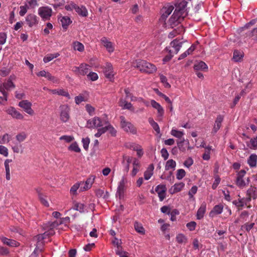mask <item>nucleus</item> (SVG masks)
<instances>
[{"instance_id":"59","label":"nucleus","mask_w":257,"mask_h":257,"mask_svg":"<svg viewBox=\"0 0 257 257\" xmlns=\"http://www.w3.org/2000/svg\"><path fill=\"white\" fill-rule=\"evenodd\" d=\"M233 203L237 207H243L245 205V199L243 198L235 200Z\"/></svg>"},{"instance_id":"12","label":"nucleus","mask_w":257,"mask_h":257,"mask_svg":"<svg viewBox=\"0 0 257 257\" xmlns=\"http://www.w3.org/2000/svg\"><path fill=\"white\" fill-rule=\"evenodd\" d=\"M18 106L30 115L33 116L35 114V111L32 108V104L28 100H23L20 101L18 103Z\"/></svg>"},{"instance_id":"24","label":"nucleus","mask_w":257,"mask_h":257,"mask_svg":"<svg viewBox=\"0 0 257 257\" xmlns=\"http://www.w3.org/2000/svg\"><path fill=\"white\" fill-rule=\"evenodd\" d=\"M206 210V204L205 202H203L201 204L196 213V218L198 220H200L203 218Z\"/></svg>"},{"instance_id":"46","label":"nucleus","mask_w":257,"mask_h":257,"mask_svg":"<svg viewBox=\"0 0 257 257\" xmlns=\"http://www.w3.org/2000/svg\"><path fill=\"white\" fill-rule=\"evenodd\" d=\"M59 56V54L58 53L54 54H49L46 56H45L43 58V61L45 63H48L54 58L58 57Z\"/></svg>"},{"instance_id":"57","label":"nucleus","mask_w":257,"mask_h":257,"mask_svg":"<svg viewBox=\"0 0 257 257\" xmlns=\"http://www.w3.org/2000/svg\"><path fill=\"white\" fill-rule=\"evenodd\" d=\"M76 6H77V5H76L73 2H71L68 5H66L65 6V8L67 11H71L73 10H75Z\"/></svg>"},{"instance_id":"4","label":"nucleus","mask_w":257,"mask_h":257,"mask_svg":"<svg viewBox=\"0 0 257 257\" xmlns=\"http://www.w3.org/2000/svg\"><path fill=\"white\" fill-rule=\"evenodd\" d=\"M120 124L121 128L125 132L133 135L137 134V128L131 122L126 120L123 116H120Z\"/></svg>"},{"instance_id":"6","label":"nucleus","mask_w":257,"mask_h":257,"mask_svg":"<svg viewBox=\"0 0 257 257\" xmlns=\"http://www.w3.org/2000/svg\"><path fill=\"white\" fill-rule=\"evenodd\" d=\"M59 115L60 120L66 123L70 118V108L67 104H62L59 106Z\"/></svg>"},{"instance_id":"41","label":"nucleus","mask_w":257,"mask_h":257,"mask_svg":"<svg viewBox=\"0 0 257 257\" xmlns=\"http://www.w3.org/2000/svg\"><path fill=\"white\" fill-rule=\"evenodd\" d=\"M90 67V66L89 65L86 64L82 63L81 64H80L81 69L80 70L79 75L83 76L86 75L87 73L89 72Z\"/></svg>"},{"instance_id":"2","label":"nucleus","mask_w":257,"mask_h":257,"mask_svg":"<svg viewBox=\"0 0 257 257\" xmlns=\"http://www.w3.org/2000/svg\"><path fill=\"white\" fill-rule=\"evenodd\" d=\"M106 118L105 114L102 120L97 117V137L106 131H108L112 136L114 137L116 135V130L108 123Z\"/></svg>"},{"instance_id":"56","label":"nucleus","mask_w":257,"mask_h":257,"mask_svg":"<svg viewBox=\"0 0 257 257\" xmlns=\"http://www.w3.org/2000/svg\"><path fill=\"white\" fill-rule=\"evenodd\" d=\"M249 148L252 150L257 149V136L250 140Z\"/></svg>"},{"instance_id":"43","label":"nucleus","mask_w":257,"mask_h":257,"mask_svg":"<svg viewBox=\"0 0 257 257\" xmlns=\"http://www.w3.org/2000/svg\"><path fill=\"white\" fill-rule=\"evenodd\" d=\"M73 48L75 50L79 52H83L84 50V45L78 41H75L73 43Z\"/></svg>"},{"instance_id":"60","label":"nucleus","mask_w":257,"mask_h":257,"mask_svg":"<svg viewBox=\"0 0 257 257\" xmlns=\"http://www.w3.org/2000/svg\"><path fill=\"white\" fill-rule=\"evenodd\" d=\"M96 124V118H93L92 119H89L87 122L86 126L88 128H94Z\"/></svg>"},{"instance_id":"20","label":"nucleus","mask_w":257,"mask_h":257,"mask_svg":"<svg viewBox=\"0 0 257 257\" xmlns=\"http://www.w3.org/2000/svg\"><path fill=\"white\" fill-rule=\"evenodd\" d=\"M155 190L158 195L159 200L162 201L166 197V188L165 185H158Z\"/></svg>"},{"instance_id":"36","label":"nucleus","mask_w":257,"mask_h":257,"mask_svg":"<svg viewBox=\"0 0 257 257\" xmlns=\"http://www.w3.org/2000/svg\"><path fill=\"white\" fill-rule=\"evenodd\" d=\"M134 228L135 230L140 234L144 235L145 234V229L142 223L136 221L134 223Z\"/></svg>"},{"instance_id":"40","label":"nucleus","mask_w":257,"mask_h":257,"mask_svg":"<svg viewBox=\"0 0 257 257\" xmlns=\"http://www.w3.org/2000/svg\"><path fill=\"white\" fill-rule=\"evenodd\" d=\"M148 121L151 126L153 128V129L156 131L157 134L160 133V128L158 125V124L154 121L153 118L150 117L148 119Z\"/></svg>"},{"instance_id":"18","label":"nucleus","mask_w":257,"mask_h":257,"mask_svg":"<svg viewBox=\"0 0 257 257\" xmlns=\"http://www.w3.org/2000/svg\"><path fill=\"white\" fill-rule=\"evenodd\" d=\"M223 207L224 206L222 204L215 205L209 212V217L213 218L216 215L221 214L223 211Z\"/></svg>"},{"instance_id":"15","label":"nucleus","mask_w":257,"mask_h":257,"mask_svg":"<svg viewBox=\"0 0 257 257\" xmlns=\"http://www.w3.org/2000/svg\"><path fill=\"white\" fill-rule=\"evenodd\" d=\"M103 73L105 76L110 81H112L114 79V72L113 70L112 65L109 63H106L104 66Z\"/></svg>"},{"instance_id":"33","label":"nucleus","mask_w":257,"mask_h":257,"mask_svg":"<svg viewBox=\"0 0 257 257\" xmlns=\"http://www.w3.org/2000/svg\"><path fill=\"white\" fill-rule=\"evenodd\" d=\"M170 134L178 139H181L184 135L183 131H179L175 127H173L170 132Z\"/></svg>"},{"instance_id":"64","label":"nucleus","mask_w":257,"mask_h":257,"mask_svg":"<svg viewBox=\"0 0 257 257\" xmlns=\"http://www.w3.org/2000/svg\"><path fill=\"white\" fill-rule=\"evenodd\" d=\"M115 252L119 257H129L128 256V253L122 251L121 248H118V249H116Z\"/></svg>"},{"instance_id":"27","label":"nucleus","mask_w":257,"mask_h":257,"mask_svg":"<svg viewBox=\"0 0 257 257\" xmlns=\"http://www.w3.org/2000/svg\"><path fill=\"white\" fill-rule=\"evenodd\" d=\"M12 162L13 160L12 159H6L4 162L6 170V178L7 180L11 179L10 166L9 164Z\"/></svg>"},{"instance_id":"17","label":"nucleus","mask_w":257,"mask_h":257,"mask_svg":"<svg viewBox=\"0 0 257 257\" xmlns=\"http://www.w3.org/2000/svg\"><path fill=\"white\" fill-rule=\"evenodd\" d=\"M174 9L172 5H167L164 6L161 10V19L165 21L167 17L171 14Z\"/></svg>"},{"instance_id":"14","label":"nucleus","mask_w":257,"mask_h":257,"mask_svg":"<svg viewBox=\"0 0 257 257\" xmlns=\"http://www.w3.org/2000/svg\"><path fill=\"white\" fill-rule=\"evenodd\" d=\"M95 178V176H91L88 178L85 182H79V183L80 184V189H79V191L83 192L90 189L94 181Z\"/></svg>"},{"instance_id":"28","label":"nucleus","mask_w":257,"mask_h":257,"mask_svg":"<svg viewBox=\"0 0 257 257\" xmlns=\"http://www.w3.org/2000/svg\"><path fill=\"white\" fill-rule=\"evenodd\" d=\"M247 195L248 196L247 200L250 201L251 198L255 199L257 198V188L256 187H250L247 191Z\"/></svg>"},{"instance_id":"19","label":"nucleus","mask_w":257,"mask_h":257,"mask_svg":"<svg viewBox=\"0 0 257 257\" xmlns=\"http://www.w3.org/2000/svg\"><path fill=\"white\" fill-rule=\"evenodd\" d=\"M36 75L38 77H44L47 78L48 80L52 81L54 83H57L58 80L54 76H52L49 72H47L45 70H42L36 73Z\"/></svg>"},{"instance_id":"22","label":"nucleus","mask_w":257,"mask_h":257,"mask_svg":"<svg viewBox=\"0 0 257 257\" xmlns=\"http://www.w3.org/2000/svg\"><path fill=\"white\" fill-rule=\"evenodd\" d=\"M224 117L222 115H217L212 128V133L216 134L220 129L221 123L223 120Z\"/></svg>"},{"instance_id":"62","label":"nucleus","mask_w":257,"mask_h":257,"mask_svg":"<svg viewBox=\"0 0 257 257\" xmlns=\"http://www.w3.org/2000/svg\"><path fill=\"white\" fill-rule=\"evenodd\" d=\"M85 108L89 115H92L94 114L95 108L92 106L90 104H87L85 106Z\"/></svg>"},{"instance_id":"49","label":"nucleus","mask_w":257,"mask_h":257,"mask_svg":"<svg viewBox=\"0 0 257 257\" xmlns=\"http://www.w3.org/2000/svg\"><path fill=\"white\" fill-rule=\"evenodd\" d=\"M176 241L179 243H186L187 241V237L182 233H179L176 235Z\"/></svg>"},{"instance_id":"48","label":"nucleus","mask_w":257,"mask_h":257,"mask_svg":"<svg viewBox=\"0 0 257 257\" xmlns=\"http://www.w3.org/2000/svg\"><path fill=\"white\" fill-rule=\"evenodd\" d=\"M0 92L3 95V96H0V104L5 105L8 101V93L3 91V89L2 87L0 88Z\"/></svg>"},{"instance_id":"53","label":"nucleus","mask_w":257,"mask_h":257,"mask_svg":"<svg viewBox=\"0 0 257 257\" xmlns=\"http://www.w3.org/2000/svg\"><path fill=\"white\" fill-rule=\"evenodd\" d=\"M74 138L72 136L64 135L59 138L61 141H64L66 143H69L72 142Z\"/></svg>"},{"instance_id":"37","label":"nucleus","mask_w":257,"mask_h":257,"mask_svg":"<svg viewBox=\"0 0 257 257\" xmlns=\"http://www.w3.org/2000/svg\"><path fill=\"white\" fill-rule=\"evenodd\" d=\"M62 27L64 29H67L69 24L71 23V21L69 17L65 16L61 18L60 20Z\"/></svg>"},{"instance_id":"63","label":"nucleus","mask_w":257,"mask_h":257,"mask_svg":"<svg viewBox=\"0 0 257 257\" xmlns=\"http://www.w3.org/2000/svg\"><path fill=\"white\" fill-rule=\"evenodd\" d=\"M193 160L189 157L184 161L183 164L185 167L189 168L193 165Z\"/></svg>"},{"instance_id":"13","label":"nucleus","mask_w":257,"mask_h":257,"mask_svg":"<svg viewBox=\"0 0 257 257\" xmlns=\"http://www.w3.org/2000/svg\"><path fill=\"white\" fill-rule=\"evenodd\" d=\"M25 22L30 28H32L37 26L39 19L36 15L33 14H30L26 16Z\"/></svg>"},{"instance_id":"23","label":"nucleus","mask_w":257,"mask_h":257,"mask_svg":"<svg viewBox=\"0 0 257 257\" xmlns=\"http://www.w3.org/2000/svg\"><path fill=\"white\" fill-rule=\"evenodd\" d=\"M133 165V170L131 172V175L133 177L135 176L138 173L141 167V163L140 161L137 159V158H134L133 159V162L132 163Z\"/></svg>"},{"instance_id":"47","label":"nucleus","mask_w":257,"mask_h":257,"mask_svg":"<svg viewBox=\"0 0 257 257\" xmlns=\"http://www.w3.org/2000/svg\"><path fill=\"white\" fill-rule=\"evenodd\" d=\"M160 79L161 82L163 84L165 88H169L171 87V85L168 82L167 77L162 74H159Z\"/></svg>"},{"instance_id":"54","label":"nucleus","mask_w":257,"mask_h":257,"mask_svg":"<svg viewBox=\"0 0 257 257\" xmlns=\"http://www.w3.org/2000/svg\"><path fill=\"white\" fill-rule=\"evenodd\" d=\"M186 175V172L184 169H180L177 171L176 178L180 180H181Z\"/></svg>"},{"instance_id":"21","label":"nucleus","mask_w":257,"mask_h":257,"mask_svg":"<svg viewBox=\"0 0 257 257\" xmlns=\"http://www.w3.org/2000/svg\"><path fill=\"white\" fill-rule=\"evenodd\" d=\"M177 144L179 149L182 152H185L186 148L189 150L192 149V147L189 146V141L188 140H185L184 138H183L181 140L178 141Z\"/></svg>"},{"instance_id":"10","label":"nucleus","mask_w":257,"mask_h":257,"mask_svg":"<svg viewBox=\"0 0 257 257\" xmlns=\"http://www.w3.org/2000/svg\"><path fill=\"white\" fill-rule=\"evenodd\" d=\"M182 45V42L179 40H174L170 43V46L166 48V51L168 53L176 54L180 50Z\"/></svg>"},{"instance_id":"58","label":"nucleus","mask_w":257,"mask_h":257,"mask_svg":"<svg viewBox=\"0 0 257 257\" xmlns=\"http://www.w3.org/2000/svg\"><path fill=\"white\" fill-rule=\"evenodd\" d=\"M95 247V243L89 242L88 244H87L83 247V249L85 251H89L92 249L94 248Z\"/></svg>"},{"instance_id":"50","label":"nucleus","mask_w":257,"mask_h":257,"mask_svg":"<svg viewBox=\"0 0 257 257\" xmlns=\"http://www.w3.org/2000/svg\"><path fill=\"white\" fill-rule=\"evenodd\" d=\"M27 138V135L24 132L18 134L16 136L17 141L19 143L24 142Z\"/></svg>"},{"instance_id":"35","label":"nucleus","mask_w":257,"mask_h":257,"mask_svg":"<svg viewBox=\"0 0 257 257\" xmlns=\"http://www.w3.org/2000/svg\"><path fill=\"white\" fill-rule=\"evenodd\" d=\"M2 242L10 246H17L19 243L15 240L9 239L7 237H3L2 238Z\"/></svg>"},{"instance_id":"31","label":"nucleus","mask_w":257,"mask_h":257,"mask_svg":"<svg viewBox=\"0 0 257 257\" xmlns=\"http://www.w3.org/2000/svg\"><path fill=\"white\" fill-rule=\"evenodd\" d=\"M154 167L153 164L150 165L144 173V178L146 180H149L153 174Z\"/></svg>"},{"instance_id":"51","label":"nucleus","mask_w":257,"mask_h":257,"mask_svg":"<svg viewBox=\"0 0 257 257\" xmlns=\"http://www.w3.org/2000/svg\"><path fill=\"white\" fill-rule=\"evenodd\" d=\"M183 30L182 28L178 27L177 29H174L172 31L170 32L168 35V37L172 39L178 34H180Z\"/></svg>"},{"instance_id":"39","label":"nucleus","mask_w":257,"mask_h":257,"mask_svg":"<svg viewBox=\"0 0 257 257\" xmlns=\"http://www.w3.org/2000/svg\"><path fill=\"white\" fill-rule=\"evenodd\" d=\"M176 166V163L172 159L169 160L167 161L165 165V169L166 170H174Z\"/></svg>"},{"instance_id":"25","label":"nucleus","mask_w":257,"mask_h":257,"mask_svg":"<svg viewBox=\"0 0 257 257\" xmlns=\"http://www.w3.org/2000/svg\"><path fill=\"white\" fill-rule=\"evenodd\" d=\"M185 184L182 182L175 183L169 190L170 194H174L182 190L184 187Z\"/></svg>"},{"instance_id":"34","label":"nucleus","mask_w":257,"mask_h":257,"mask_svg":"<svg viewBox=\"0 0 257 257\" xmlns=\"http://www.w3.org/2000/svg\"><path fill=\"white\" fill-rule=\"evenodd\" d=\"M88 99V94L84 92V94H80L75 97V101L77 104H79L83 101H86Z\"/></svg>"},{"instance_id":"30","label":"nucleus","mask_w":257,"mask_h":257,"mask_svg":"<svg viewBox=\"0 0 257 257\" xmlns=\"http://www.w3.org/2000/svg\"><path fill=\"white\" fill-rule=\"evenodd\" d=\"M194 69L195 70L206 71L208 69L207 64L203 61H199L196 62L194 65Z\"/></svg>"},{"instance_id":"7","label":"nucleus","mask_w":257,"mask_h":257,"mask_svg":"<svg viewBox=\"0 0 257 257\" xmlns=\"http://www.w3.org/2000/svg\"><path fill=\"white\" fill-rule=\"evenodd\" d=\"M127 184V179L125 176H122L120 181L118 183L117 190L116 192V197L119 199L123 197L125 191L126 189Z\"/></svg>"},{"instance_id":"3","label":"nucleus","mask_w":257,"mask_h":257,"mask_svg":"<svg viewBox=\"0 0 257 257\" xmlns=\"http://www.w3.org/2000/svg\"><path fill=\"white\" fill-rule=\"evenodd\" d=\"M134 65L141 72L148 74L153 73L157 70V67L155 65L143 60H136L134 63Z\"/></svg>"},{"instance_id":"45","label":"nucleus","mask_w":257,"mask_h":257,"mask_svg":"<svg viewBox=\"0 0 257 257\" xmlns=\"http://www.w3.org/2000/svg\"><path fill=\"white\" fill-rule=\"evenodd\" d=\"M68 149L69 151H73L75 153H80L81 152V149L76 142L72 143L68 147Z\"/></svg>"},{"instance_id":"29","label":"nucleus","mask_w":257,"mask_h":257,"mask_svg":"<svg viewBox=\"0 0 257 257\" xmlns=\"http://www.w3.org/2000/svg\"><path fill=\"white\" fill-rule=\"evenodd\" d=\"M257 155L255 154H251L247 159V164L250 168H254L256 166Z\"/></svg>"},{"instance_id":"11","label":"nucleus","mask_w":257,"mask_h":257,"mask_svg":"<svg viewBox=\"0 0 257 257\" xmlns=\"http://www.w3.org/2000/svg\"><path fill=\"white\" fill-rule=\"evenodd\" d=\"M15 79L16 76L15 75H11L9 79L4 82H0V88L2 87L4 92H7L12 89H14L15 87V85L13 81Z\"/></svg>"},{"instance_id":"61","label":"nucleus","mask_w":257,"mask_h":257,"mask_svg":"<svg viewBox=\"0 0 257 257\" xmlns=\"http://www.w3.org/2000/svg\"><path fill=\"white\" fill-rule=\"evenodd\" d=\"M197 190H198V188H197V186H193L192 187V188H191V189L190 190V191L188 192V195H189V198L190 199L194 198L193 196L194 194H195L197 193Z\"/></svg>"},{"instance_id":"8","label":"nucleus","mask_w":257,"mask_h":257,"mask_svg":"<svg viewBox=\"0 0 257 257\" xmlns=\"http://www.w3.org/2000/svg\"><path fill=\"white\" fill-rule=\"evenodd\" d=\"M38 14L43 21H46L50 20L53 11L48 6L41 7L38 10Z\"/></svg>"},{"instance_id":"5","label":"nucleus","mask_w":257,"mask_h":257,"mask_svg":"<svg viewBox=\"0 0 257 257\" xmlns=\"http://www.w3.org/2000/svg\"><path fill=\"white\" fill-rule=\"evenodd\" d=\"M246 172L244 170H241L237 171L236 173V184L239 188H243L248 185L249 183V178H247L246 180L243 178Z\"/></svg>"},{"instance_id":"16","label":"nucleus","mask_w":257,"mask_h":257,"mask_svg":"<svg viewBox=\"0 0 257 257\" xmlns=\"http://www.w3.org/2000/svg\"><path fill=\"white\" fill-rule=\"evenodd\" d=\"M101 43L108 53H111L114 51V44L109 41L106 38L103 37L102 38Z\"/></svg>"},{"instance_id":"52","label":"nucleus","mask_w":257,"mask_h":257,"mask_svg":"<svg viewBox=\"0 0 257 257\" xmlns=\"http://www.w3.org/2000/svg\"><path fill=\"white\" fill-rule=\"evenodd\" d=\"M29 9V7L27 5H26L25 4L24 5L21 6L20 7V12L19 14L21 16H24L28 12V9Z\"/></svg>"},{"instance_id":"9","label":"nucleus","mask_w":257,"mask_h":257,"mask_svg":"<svg viewBox=\"0 0 257 257\" xmlns=\"http://www.w3.org/2000/svg\"><path fill=\"white\" fill-rule=\"evenodd\" d=\"M6 112L15 119L23 120L24 115L13 106H9L6 108Z\"/></svg>"},{"instance_id":"32","label":"nucleus","mask_w":257,"mask_h":257,"mask_svg":"<svg viewBox=\"0 0 257 257\" xmlns=\"http://www.w3.org/2000/svg\"><path fill=\"white\" fill-rule=\"evenodd\" d=\"M119 104L123 109L133 110L132 103L126 101L124 99L121 98L119 100Z\"/></svg>"},{"instance_id":"44","label":"nucleus","mask_w":257,"mask_h":257,"mask_svg":"<svg viewBox=\"0 0 257 257\" xmlns=\"http://www.w3.org/2000/svg\"><path fill=\"white\" fill-rule=\"evenodd\" d=\"M80 183H79V182L76 183L74 184L70 188V193L71 195L73 196H76L77 194V191L78 190H79L80 189Z\"/></svg>"},{"instance_id":"55","label":"nucleus","mask_w":257,"mask_h":257,"mask_svg":"<svg viewBox=\"0 0 257 257\" xmlns=\"http://www.w3.org/2000/svg\"><path fill=\"white\" fill-rule=\"evenodd\" d=\"M25 4L27 5L29 8H34L38 6V3L37 0H26Z\"/></svg>"},{"instance_id":"38","label":"nucleus","mask_w":257,"mask_h":257,"mask_svg":"<svg viewBox=\"0 0 257 257\" xmlns=\"http://www.w3.org/2000/svg\"><path fill=\"white\" fill-rule=\"evenodd\" d=\"M75 10L78 15L82 17L87 16V10L84 6L79 7L77 5Z\"/></svg>"},{"instance_id":"1","label":"nucleus","mask_w":257,"mask_h":257,"mask_svg":"<svg viewBox=\"0 0 257 257\" xmlns=\"http://www.w3.org/2000/svg\"><path fill=\"white\" fill-rule=\"evenodd\" d=\"M186 15V13L185 7L184 6L182 8L177 7L173 15L169 20V26L173 28L179 25L184 19V18Z\"/></svg>"},{"instance_id":"26","label":"nucleus","mask_w":257,"mask_h":257,"mask_svg":"<svg viewBox=\"0 0 257 257\" xmlns=\"http://www.w3.org/2000/svg\"><path fill=\"white\" fill-rule=\"evenodd\" d=\"M244 56V53L242 51L235 50L233 53L232 59L234 62H240Z\"/></svg>"},{"instance_id":"42","label":"nucleus","mask_w":257,"mask_h":257,"mask_svg":"<svg viewBox=\"0 0 257 257\" xmlns=\"http://www.w3.org/2000/svg\"><path fill=\"white\" fill-rule=\"evenodd\" d=\"M73 204V207L69 210V211L72 209L73 210L79 211L80 212L84 211V205L83 204L74 201Z\"/></svg>"}]
</instances>
